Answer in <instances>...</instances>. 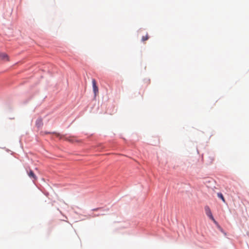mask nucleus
<instances>
[{
  "mask_svg": "<svg viewBox=\"0 0 249 249\" xmlns=\"http://www.w3.org/2000/svg\"><path fill=\"white\" fill-rule=\"evenodd\" d=\"M205 211L206 215L210 217V219H211L214 222H215V220L214 219L212 213L211 212V210L210 208V207L208 206H206L205 207Z\"/></svg>",
  "mask_w": 249,
  "mask_h": 249,
  "instance_id": "f257e3e1",
  "label": "nucleus"
},
{
  "mask_svg": "<svg viewBox=\"0 0 249 249\" xmlns=\"http://www.w3.org/2000/svg\"><path fill=\"white\" fill-rule=\"evenodd\" d=\"M92 87H93V90L95 95V96H96L98 94V88L96 85V80L94 79H93L92 80Z\"/></svg>",
  "mask_w": 249,
  "mask_h": 249,
  "instance_id": "f03ea898",
  "label": "nucleus"
},
{
  "mask_svg": "<svg viewBox=\"0 0 249 249\" xmlns=\"http://www.w3.org/2000/svg\"><path fill=\"white\" fill-rule=\"evenodd\" d=\"M27 174H28L29 177L31 178H32L33 180H36L37 177L32 170H30L29 171H27Z\"/></svg>",
  "mask_w": 249,
  "mask_h": 249,
  "instance_id": "7ed1b4c3",
  "label": "nucleus"
},
{
  "mask_svg": "<svg viewBox=\"0 0 249 249\" xmlns=\"http://www.w3.org/2000/svg\"><path fill=\"white\" fill-rule=\"evenodd\" d=\"M0 60L9 61L8 56L5 53H0Z\"/></svg>",
  "mask_w": 249,
  "mask_h": 249,
  "instance_id": "20e7f679",
  "label": "nucleus"
},
{
  "mask_svg": "<svg viewBox=\"0 0 249 249\" xmlns=\"http://www.w3.org/2000/svg\"><path fill=\"white\" fill-rule=\"evenodd\" d=\"M43 125L42 120L41 118L38 119L36 121V125L37 127H40Z\"/></svg>",
  "mask_w": 249,
  "mask_h": 249,
  "instance_id": "39448f33",
  "label": "nucleus"
},
{
  "mask_svg": "<svg viewBox=\"0 0 249 249\" xmlns=\"http://www.w3.org/2000/svg\"><path fill=\"white\" fill-rule=\"evenodd\" d=\"M217 196L221 198L222 199V200L224 202H225V199L223 196V195L221 194V193H218L217 194Z\"/></svg>",
  "mask_w": 249,
  "mask_h": 249,
  "instance_id": "423d86ee",
  "label": "nucleus"
},
{
  "mask_svg": "<svg viewBox=\"0 0 249 249\" xmlns=\"http://www.w3.org/2000/svg\"><path fill=\"white\" fill-rule=\"evenodd\" d=\"M149 39V36L147 34L145 36H143L142 38V41H145Z\"/></svg>",
  "mask_w": 249,
  "mask_h": 249,
  "instance_id": "0eeeda50",
  "label": "nucleus"
}]
</instances>
